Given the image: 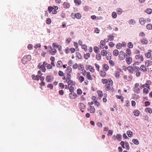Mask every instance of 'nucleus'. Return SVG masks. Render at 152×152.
I'll use <instances>...</instances> for the list:
<instances>
[{
    "mask_svg": "<svg viewBox=\"0 0 152 152\" xmlns=\"http://www.w3.org/2000/svg\"><path fill=\"white\" fill-rule=\"evenodd\" d=\"M112 15L113 18H116L117 16V14L115 12H113Z\"/></svg>",
    "mask_w": 152,
    "mask_h": 152,
    "instance_id": "64",
    "label": "nucleus"
},
{
    "mask_svg": "<svg viewBox=\"0 0 152 152\" xmlns=\"http://www.w3.org/2000/svg\"><path fill=\"white\" fill-rule=\"evenodd\" d=\"M31 56L30 55L25 56L22 58V61L23 64H26L28 61H29L31 60Z\"/></svg>",
    "mask_w": 152,
    "mask_h": 152,
    "instance_id": "2",
    "label": "nucleus"
},
{
    "mask_svg": "<svg viewBox=\"0 0 152 152\" xmlns=\"http://www.w3.org/2000/svg\"><path fill=\"white\" fill-rule=\"evenodd\" d=\"M56 52V50L55 49H52L50 51V53L51 55H54Z\"/></svg>",
    "mask_w": 152,
    "mask_h": 152,
    "instance_id": "34",
    "label": "nucleus"
},
{
    "mask_svg": "<svg viewBox=\"0 0 152 152\" xmlns=\"http://www.w3.org/2000/svg\"><path fill=\"white\" fill-rule=\"evenodd\" d=\"M140 70L142 71L143 72H145L147 71V69L144 65H142L139 68Z\"/></svg>",
    "mask_w": 152,
    "mask_h": 152,
    "instance_id": "17",
    "label": "nucleus"
},
{
    "mask_svg": "<svg viewBox=\"0 0 152 152\" xmlns=\"http://www.w3.org/2000/svg\"><path fill=\"white\" fill-rule=\"evenodd\" d=\"M102 81L103 83L106 84L108 83V80L105 79H102Z\"/></svg>",
    "mask_w": 152,
    "mask_h": 152,
    "instance_id": "59",
    "label": "nucleus"
},
{
    "mask_svg": "<svg viewBox=\"0 0 152 152\" xmlns=\"http://www.w3.org/2000/svg\"><path fill=\"white\" fill-rule=\"evenodd\" d=\"M87 67L91 72H95V69L91 66L90 65H88Z\"/></svg>",
    "mask_w": 152,
    "mask_h": 152,
    "instance_id": "21",
    "label": "nucleus"
},
{
    "mask_svg": "<svg viewBox=\"0 0 152 152\" xmlns=\"http://www.w3.org/2000/svg\"><path fill=\"white\" fill-rule=\"evenodd\" d=\"M73 14H74V17H73V18H77L78 19H80L81 18V15L79 13H77L75 14H72V15H73Z\"/></svg>",
    "mask_w": 152,
    "mask_h": 152,
    "instance_id": "15",
    "label": "nucleus"
},
{
    "mask_svg": "<svg viewBox=\"0 0 152 152\" xmlns=\"http://www.w3.org/2000/svg\"><path fill=\"white\" fill-rule=\"evenodd\" d=\"M76 56L79 59H81L82 58V56L81 54L79 52L76 53Z\"/></svg>",
    "mask_w": 152,
    "mask_h": 152,
    "instance_id": "52",
    "label": "nucleus"
},
{
    "mask_svg": "<svg viewBox=\"0 0 152 152\" xmlns=\"http://www.w3.org/2000/svg\"><path fill=\"white\" fill-rule=\"evenodd\" d=\"M122 47V45L120 43L117 44L116 46V48L118 49H121Z\"/></svg>",
    "mask_w": 152,
    "mask_h": 152,
    "instance_id": "57",
    "label": "nucleus"
},
{
    "mask_svg": "<svg viewBox=\"0 0 152 152\" xmlns=\"http://www.w3.org/2000/svg\"><path fill=\"white\" fill-rule=\"evenodd\" d=\"M135 58L136 59H138L139 61H143L144 60L143 57L141 54H138L135 55Z\"/></svg>",
    "mask_w": 152,
    "mask_h": 152,
    "instance_id": "11",
    "label": "nucleus"
},
{
    "mask_svg": "<svg viewBox=\"0 0 152 152\" xmlns=\"http://www.w3.org/2000/svg\"><path fill=\"white\" fill-rule=\"evenodd\" d=\"M113 133V131L111 130H108V131L107 135L108 136H111L112 135Z\"/></svg>",
    "mask_w": 152,
    "mask_h": 152,
    "instance_id": "62",
    "label": "nucleus"
},
{
    "mask_svg": "<svg viewBox=\"0 0 152 152\" xmlns=\"http://www.w3.org/2000/svg\"><path fill=\"white\" fill-rule=\"evenodd\" d=\"M63 63L61 61H58L57 63V66L58 67L61 68L62 66Z\"/></svg>",
    "mask_w": 152,
    "mask_h": 152,
    "instance_id": "29",
    "label": "nucleus"
},
{
    "mask_svg": "<svg viewBox=\"0 0 152 152\" xmlns=\"http://www.w3.org/2000/svg\"><path fill=\"white\" fill-rule=\"evenodd\" d=\"M113 139L114 140L117 139L118 141H120L121 140V135L120 134H118L116 136L114 135Z\"/></svg>",
    "mask_w": 152,
    "mask_h": 152,
    "instance_id": "10",
    "label": "nucleus"
},
{
    "mask_svg": "<svg viewBox=\"0 0 152 152\" xmlns=\"http://www.w3.org/2000/svg\"><path fill=\"white\" fill-rule=\"evenodd\" d=\"M145 12L147 14H150L152 13V10L151 9H147L145 11Z\"/></svg>",
    "mask_w": 152,
    "mask_h": 152,
    "instance_id": "36",
    "label": "nucleus"
},
{
    "mask_svg": "<svg viewBox=\"0 0 152 152\" xmlns=\"http://www.w3.org/2000/svg\"><path fill=\"white\" fill-rule=\"evenodd\" d=\"M108 82L109 83L106 84L105 85V90L107 91L113 90V81L111 79H109Z\"/></svg>",
    "mask_w": 152,
    "mask_h": 152,
    "instance_id": "1",
    "label": "nucleus"
},
{
    "mask_svg": "<svg viewBox=\"0 0 152 152\" xmlns=\"http://www.w3.org/2000/svg\"><path fill=\"white\" fill-rule=\"evenodd\" d=\"M32 78L34 80L38 81L40 79V77L39 75H35L33 74L32 75Z\"/></svg>",
    "mask_w": 152,
    "mask_h": 152,
    "instance_id": "18",
    "label": "nucleus"
},
{
    "mask_svg": "<svg viewBox=\"0 0 152 152\" xmlns=\"http://www.w3.org/2000/svg\"><path fill=\"white\" fill-rule=\"evenodd\" d=\"M45 79L47 82H51L52 81V79H53V78H51V76L48 75L46 76Z\"/></svg>",
    "mask_w": 152,
    "mask_h": 152,
    "instance_id": "24",
    "label": "nucleus"
},
{
    "mask_svg": "<svg viewBox=\"0 0 152 152\" xmlns=\"http://www.w3.org/2000/svg\"><path fill=\"white\" fill-rule=\"evenodd\" d=\"M119 51L117 49L114 50L113 52V55L115 56H117L119 55Z\"/></svg>",
    "mask_w": 152,
    "mask_h": 152,
    "instance_id": "27",
    "label": "nucleus"
},
{
    "mask_svg": "<svg viewBox=\"0 0 152 152\" xmlns=\"http://www.w3.org/2000/svg\"><path fill=\"white\" fill-rule=\"evenodd\" d=\"M78 69L80 71H83L84 69V67L83 65L80 64L78 66Z\"/></svg>",
    "mask_w": 152,
    "mask_h": 152,
    "instance_id": "58",
    "label": "nucleus"
},
{
    "mask_svg": "<svg viewBox=\"0 0 152 152\" xmlns=\"http://www.w3.org/2000/svg\"><path fill=\"white\" fill-rule=\"evenodd\" d=\"M67 77L66 78V83H68V85L70 86H74L75 85L76 83L75 81L71 80V76H69Z\"/></svg>",
    "mask_w": 152,
    "mask_h": 152,
    "instance_id": "3",
    "label": "nucleus"
},
{
    "mask_svg": "<svg viewBox=\"0 0 152 152\" xmlns=\"http://www.w3.org/2000/svg\"><path fill=\"white\" fill-rule=\"evenodd\" d=\"M69 96L71 99H74L77 97V94L74 92H71L69 94Z\"/></svg>",
    "mask_w": 152,
    "mask_h": 152,
    "instance_id": "12",
    "label": "nucleus"
},
{
    "mask_svg": "<svg viewBox=\"0 0 152 152\" xmlns=\"http://www.w3.org/2000/svg\"><path fill=\"white\" fill-rule=\"evenodd\" d=\"M140 42L142 44H146L148 43V40L145 38H143L140 40Z\"/></svg>",
    "mask_w": 152,
    "mask_h": 152,
    "instance_id": "19",
    "label": "nucleus"
},
{
    "mask_svg": "<svg viewBox=\"0 0 152 152\" xmlns=\"http://www.w3.org/2000/svg\"><path fill=\"white\" fill-rule=\"evenodd\" d=\"M148 51H149V52L145 54V56L146 57L149 58L151 57V50H149Z\"/></svg>",
    "mask_w": 152,
    "mask_h": 152,
    "instance_id": "28",
    "label": "nucleus"
},
{
    "mask_svg": "<svg viewBox=\"0 0 152 152\" xmlns=\"http://www.w3.org/2000/svg\"><path fill=\"white\" fill-rule=\"evenodd\" d=\"M139 64V62H135V63L133 64V66L134 67V70L135 71V72H137V71L139 70V67L137 66V65H138Z\"/></svg>",
    "mask_w": 152,
    "mask_h": 152,
    "instance_id": "16",
    "label": "nucleus"
},
{
    "mask_svg": "<svg viewBox=\"0 0 152 152\" xmlns=\"http://www.w3.org/2000/svg\"><path fill=\"white\" fill-rule=\"evenodd\" d=\"M140 89L138 88H134V92L135 93L138 94L140 93Z\"/></svg>",
    "mask_w": 152,
    "mask_h": 152,
    "instance_id": "35",
    "label": "nucleus"
},
{
    "mask_svg": "<svg viewBox=\"0 0 152 152\" xmlns=\"http://www.w3.org/2000/svg\"><path fill=\"white\" fill-rule=\"evenodd\" d=\"M126 55L124 52L122 51H120L118 56V57L121 60H123L124 59Z\"/></svg>",
    "mask_w": 152,
    "mask_h": 152,
    "instance_id": "6",
    "label": "nucleus"
},
{
    "mask_svg": "<svg viewBox=\"0 0 152 152\" xmlns=\"http://www.w3.org/2000/svg\"><path fill=\"white\" fill-rule=\"evenodd\" d=\"M112 54L110 53H106L105 55L106 56V58L107 60H110L111 58Z\"/></svg>",
    "mask_w": 152,
    "mask_h": 152,
    "instance_id": "20",
    "label": "nucleus"
},
{
    "mask_svg": "<svg viewBox=\"0 0 152 152\" xmlns=\"http://www.w3.org/2000/svg\"><path fill=\"white\" fill-rule=\"evenodd\" d=\"M139 21L140 24L142 25H144L145 22H146V21L143 18H140L139 19Z\"/></svg>",
    "mask_w": 152,
    "mask_h": 152,
    "instance_id": "22",
    "label": "nucleus"
},
{
    "mask_svg": "<svg viewBox=\"0 0 152 152\" xmlns=\"http://www.w3.org/2000/svg\"><path fill=\"white\" fill-rule=\"evenodd\" d=\"M65 73L66 74L67 77H69V76H71V74L72 72V69L69 66H68L67 69L65 70Z\"/></svg>",
    "mask_w": 152,
    "mask_h": 152,
    "instance_id": "5",
    "label": "nucleus"
},
{
    "mask_svg": "<svg viewBox=\"0 0 152 152\" xmlns=\"http://www.w3.org/2000/svg\"><path fill=\"white\" fill-rule=\"evenodd\" d=\"M51 20L50 18H48L47 19L46 21V23L47 24H49L51 23Z\"/></svg>",
    "mask_w": 152,
    "mask_h": 152,
    "instance_id": "60",
    "label": "nucleus"
},
{
    "mask_svg": "<svg viewBox=\"0 0 152 152\" xmlns=\"http://www.w3.org/2000/svg\"><path fill=\"white\" fill-rule=\"evenodd\" d=\"M96 58L98 61H100L101 58V56L100 54H97L96 55Z\"/></svg>",
    "mask_w": 152,
    "mask_h": 152,
    "instance_id": "39",
    "label": "nucleus"
},
{
    "mask_svg": "<svg viewBox=\"0 0 152 152\" xmlns=\"http://www.w3.org/2000/svg\"><path fill=\"white\" fill-rule=\"evenodd\" d=\"M133 142L135 144L138 145L139 144V142L137 139H134L132 140Z\"/></svg>",
    "mask_w": 152,
    "mask_h": 152,
    "instance_id": "49",
    "label": "nucleus"
},
{
    "mask_svg": "<svg viewBox=\"0 0 152 152\" xmlns=\"http://www.w3.org/2000/svg\"><path fill=\"white\" fill-rule=\"evenodd\" d=\"M92 77H95V76L94 75H92V76L91 75V74L89 72H86V77L88 80H92L93 79Z\"/></svg>",
    "mask_w": 152,
    "mask_h": 152,
    "instance_id": "8",
    "label": "nucleus"
},
{
    "mask_svg": "<svg viewBox=\"0 0 152 152\" xmlns=\"http://www.w3.org/2000/svg\"><path fill=\"white\" fill-rule=\"evenodd\" d=\"M58 74L61 77H63L64 75V73L61 71L59 70L58 72Z\"/></svg>",
    "mask_w": 152,
    "mask_h": 152,
    "instance_id": "53",
    "label": "nucleus"
},
{
    "mask_svg": "<svg viewBox=\"0 0 152 152\" xmlns=\"http://www.w3.org/2000/svg\"><path fill=\"white\" fill-rule=\"evenodd\" d=\"M103 67L105 69V71H107L109 69V66L107 64H104L103 65Z\"/></svg>",
    "mask_w": 152,
    "mask_h": 152,
    "instance_id": "47",
    "label": "nucleus"
},
{
    "mask_svg": "<svg viewBox=\"0 0 152 152\" xmlns=\"http://www.w3.org/2000/svg\"><path fill=\"white\" fill-rule=\"evenodd\" d=\"M69 91L71 92H73L74 91V88L72 86H70L69 87Z\"/></svg>",
    "mask_w": 152,
    "mask_h": 152,
    "instance_id": "50",
    "label": "nucleus"
},
{
    "mask_svg": "<svg viewBox=\"0 0 152 152\" xmlns=\"http://www.w3.org/2000/svg\"><path fill=\"white\" fill-rule=\"evenodd\" d=\"M107 53V51L106 50H102L101 54L103 56H104L106 55V53Z\"/></svg>",
    "mask_w": 152,
    "mask_h": 152,
    "instance_id": "42",
    "label": "nucleus"
},
{
    "mask_svg": "<svg viewBox=\"0 0 152 152\" xmlns=\"http://www.w3.org/2000/svg\"><path fill=\"white\" fill-rule=\"evenodd\" d=\"M117 13L118 14H121L122 12V10L121 8H118L117 9Z\"/></svg>",
    "mask_w": 152,
    "mask_h": 152,
    "instance_id": "61",
    "label": "nucleus"
},
{
    "mask_svg": "<svg viewBox=\"0 0 152 152\" xmlns=\"http://www.w3.org/2000/svg\"><path fill=\"white\" fill-rule=\"evenodd\" d=\"M82 46V48L85 51H87V46L86 45H81Z\"/></svg>",
    "mask_w": 152,
    "mask_h": 152,
    "instance_id": "55",
    "label": "nucleus"
},
{
    "mask_svg": "<svg viewBox=\"0 0 152 152\" xmlns=\"http://www.w3.org/2000/svg\"><path fill=\"white\" fill-rule=\"evenodd\" d=\"M78 80L80 83H82L85 80V78L82 76H80L78 77Z\"/></svg>",
    "mask_w": 152,
    "mask_h": 152,
    "instance_id": "26",
    "label": "nucleus"
},
{
    "mask_svg": "<svg viewBox=\"0 0 152 152\" xmlns=\"http://www.w3.org/2000/svg\"><path fill=\"white\" fill-rule=\"evenodd\" d=\"M115 76L117 78H119L120 77V72L118 71L115 72Z\"/></svg>",
    "mask_w": 152,
    "mask_h": 152,
    "instance_id": "37",
    "label": "nucleus"
},
{
    "mask_svg": "<svg viewBox=\"0 0 152 152\" xmlns=\"http://www.w3.org/2000/svg\"><path fill=\"white\" fill-rule=\"evenodd\" d=\"M126 56H129L132 54L131 50L129 48H127L126 50Z\"/></svg>",
    "mask_w": 152,
    "mask_h": 152,
    "instance_id": "25",
    "label": "nucleus"
},
{
    "mask_svg": "<svg viewBox=\"0 0 152 152\" xmlns=\"http://www.w3.org/2000/svg\"><path fill=\"white\" fill-rule=\"evenodd\" d=\"M74 2L76 4L80 5L81 4L82 2L81 0H74Z\"/></svg>",
    "mask_w": 152,
    "mask_h": 152,
    "instance_id": "33",
    "label": "nucleus"
},
{
    "mask_svg": "<svg viewBox=\"0 0 152 152\" xmlns=\"http://www.w3.org/2000/svg\"><path fill=\"white\" fill-rule=\"evenodd\" d=\"M109 63L112 66H115V62L113 61L110 60H109Z\"/></svg>",
    "mask_w": 152,
    "mask_h": 152,
    "instance_id": "46",
    "label": "nucleus"
},
{
    "mask_svg": "<svg viewBox=\"0 0 152 152\" xmlns=\"http://www.w3.org/2000/svg\"><path fill=\"white\" fill-rule=\"evenodd\" d=\"M77 94L80 95L82 94L83 92L80 88H78L77 90Z\"/></svg>",
    "mask_w": 152,
    "mask_h": 152,
    "instance_id": "48",
    "label": "nucleus"
},
{
    "mask_svg": "<svg viewBox=\"0 0 152 152\" xmlns=\"http://www.w3.org/2000/svg\"><path fill=\"white\" fill-rule=\"evenodd\" d=\"M78 107L80 109V110L82 113L84 112V111L82 109H85L86 106L82 102H80L79 104Z\"/></svg>",
    "mask_w": 152,
    "mask_h": 152,
    "instance_id": "9",
    "label": "nucleus"
},
{
    "mask_svg": "<svg viewBox=\"0 0 152 152\" xmlns=\"http://www.w3.org/2000/svg\"><path fill=\"white\" fill-rule=\"evenodd\" d=\"M127 69L129 72L131 74L134 71L133 67L131 66H128L127 68Z\"/></svg>",
    "mask_w": 152,
    "mask_h": 152,
    "instance_id": "23",
    "label": "nucleus"
},
{
    "mask_svg": "<svg viewBox=\"0 0 152 152\" xmlns=\"http://www.w3.org/2000/svg\"><path fill=\"white\" fill-rule=\"evenodd\" d=\"M145 111L146 112L151 114L152 113V110L150 108H147L145 109Z\"/></svg>",
    "mask_w": 152,
    "mask_h": 152,
    "instance_id": "43",
    "label": "nucleus"
},
{
    "mask_svg": "<svg viewBox=\"0 0 152 152\" xmlns=\"http://www.w3.org/2000/svg\"><path fill=\"white\" fill-rule=\"evenodd\" d=\"M125 60L126 63L128 64H129L132 63V57H129L126 58Z\"/></svg>",
    "mask_w": 152,
    "mask_h": 152,
    "instance_id": "13",
    "label": "nucleus"
},
{
    "mask_svg": "<svg viewBox=\"0 0 152 152\" xmlns=\"http://www.w3.org/2000/svg\"><path fill=\"white\" fill-rule=\"evenodd\" d=\"M63 5L64 7L65 8H68L70 7L69 4L66 2H64L63 3Z\"/></svg>",
    "mask_w": 152,
    "mask_h": 152,
    "instance_id": "32",
    "label": "nucleus"
},
{
    "mask_svg": "<svg viewBox=\"0 0 152 152\" xmlns=\"http://www.w3.org/2000/svg\"><path fill=\"white\" fill-rule=\"evenodd\" d=\"M146 28L148 30H151L152 29V25L150 23L148 24L146 26Z\"/></svg>",
    "mask_w": 152,
    "mask_h": 152,
    "instance_id": "41",
    "label": "nucleus"
},
{
    "mask_svg": "<svg viewBox=\"0 0 152 152\" xmlns=\"http://www.w3.org/2000/svg\"><path fill=\"white\" fill-rule=\"evenodd\" d=\"M127 46L129 48H133V45L132 42H129L128 43Z\"/></svg>",
    "mask_w": 152,
    "mask_h": 152,
    "instance_id": "45",
    "label": "nucleus"
},
{
    "mask_svg": "<svg viewBox=\"0 0 152 152\" xmlns=\"http://www.w3.org/2000/svg\"><path fill=\"white\" fill-rule=\"evenodd\" d=\"M97 93L99 96L102 97L103 96V93L101 91L99 90L97 91Z\"/></svg>",
    "mask_w": 152,
    "mask_h": 152,
    "instance_id": "38",
    "label": "nucleus"
},
{
    "mask_svg": "<svg viewBox=\"0 0 152 152\" xmlns=\"http://www.w3.org/2000/svg\"><path fill=\"white\" fill-rule=\"evenodd\" d=\"M84 58L86 59H88L90 57V54L89 53H87L86 54H85L84 55Z\"/></svg>",
    "mask_w": 152,
    "mask_h": 152,
    "instance_id": "40",
    "label": "nucleus"
},
{
    "mask_svg": "<svg viewBox=\"0 0 152 152\" xmlns=\"http://www.w3.org/2000/svg\"><path fill=\"white\" fill-rule=\"evenodd\" d=\"M94 50L95 53H97L99 51V48L97 46H95L94 48Z\"/></svg>",
    "mask_w": 152,
    "mask_h": 152,
    "instance_id": "51",
    "label": "nucleus"
},
{
    "mask_svg": "<svg viewBox=\"0 0 152 152\" xmlns=\"http://www.w3.org/2000/svg\"><path fill=\"white\" fill-rule=\"evenodd\" d=\"M100 75L102 77H104L106 76V73L104 72L101 71L100 73Z\"/></svg>",
    "mask_w": 152,
    "mask_h": 152,
    "instance_id": "44",
    "label": "nucleus"
},
{
    "mask_svg": "<svg viewBox=\"0 0 152 152\" xmlns=\"http://www.w3.org/2000/svg\"><path fill=\"white\" fill-rule=\"evenodd\" d=\"M38 67L42 72H45L46 70L45 66L42 65L41 63H39L38 66Z\"/></svg>",
    "mask_w": 152,
    "mask_h": 152,
    "instance_id": "7",
    "label": "nucleus"
},
{
    "mask_svg": "<svg viewBox=\"0 0 152 152\" xmlns=\"http://www.w3.org/2000/svg\"><path fill=\"white\" fill-rule=\"evenodd\" d=\"M133 112L134 113V115L136 116H138L140 113V112L139 110H134Z\"/></svg>",
    "mask_w": 152,
    "mask_h": 152,
    "instance_id": "31",
    "label": "nucleus"
},
{
    "mask_svg": "<svg viewBox=\"0 0 152 152\" xmlns=\"http://www.w3.org/2000/svg\"><path fill=\"white\" fill-rule=\"evenodd\" d=\"M126 134L129 137H132L133 133L131 131L129 130L127 131L126 132Z\"/></svg>",
    "mask_w": 152,
    "mask_h": 152,
    "instance_id": "30",
    "label": "nucleus"
},
{
    "mask_svg": "<svg viewBox=\"0 0 152 152\" xmlns=\"http://www.w3.org/2000/svg\"><path fill=\"white\" fill-rule=\"evenodd\" d=\"M54 9L53 7H49L48 8L49 13H50Z\"/></svg>",
    "mask_w": 152,
    "mask_h": 152,
    "instance_id": "54",
    "label": "nucleus"
},
{
    "mask_svg": "<svg viewBox=\"0 0 152 152\" xmlns=\"http://www.w3.org/2000/svg\"><path fill=\"white\" fill-rule=\"evenodd\" d=\"M120 144L123 148H125L124 146V145H125L126 147V150H128L129 149L130 147L129 145V143L127 142H124V141H121L120 143Z\"/></svg>",
    "mask_w": 152,
    "mask_h": 152,
    "instance_id": "4",
    "label": "nucleus"
},
{
    "mask_svg": "<svg viewBox=\"0 0 152 152\" xmlns=\"http://www.w3.org/2000/svg\"><path fill=\"white\" fill-rule=\"evenodd\" d=\"M59 86L61 89H63L64 88L65 86L63 83H60L59 84Z\"/></svg>",
    "mask_w": 152,
    "mask_h": 152,
    "instance_id": "63",
    "label": "nucleus"
},
{
    "mask_svg": "<svg viewBox=\"0 0 152 152\" xmlns=\"http://www.w3.org/2000/svg\"><path fill=\"white\" fill-rule=\"evenodd\" d=\"M88 111L91 113H94L95 112V109L94 106H89Z\"/></svg>",
    "mask_w": 152,
    "mask_h": 152,
    "instance_id": "14",
    "label": "nucleus"
},
{
    "mask_svg": "<svg viewBox=\"0 0 152 152\" xmlns=\"http://www.w3.org/2000/svg\"><path fill=\"white\" fill-rule=\"evenodd\" d=\"M107 37L109 40L113 41L114 40V37L113 36L108 35Z\"/></svg>",
    "mask_w": 152,
    "mask_h": 152,
    "instance_id": "56",
    "label": "nucleus"
}]
</instances>
